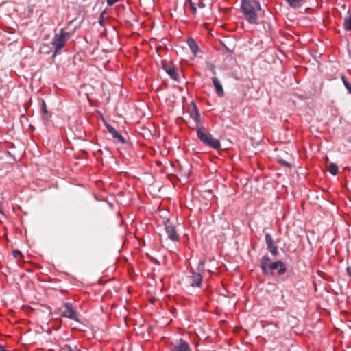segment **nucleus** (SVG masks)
<instances>
[{"label":"nucleus","mask_w":351,"mask_h":351,"mask_svg":"<svg viewBox=\"0 0 351 351\" xmlns=\"http://www.w3.org/2000/svg\"><path fill=\"white\" fill-rule=\"evenodd\" d=\"M188 2H189V3L190 4V5H191V4H193V3H192V1H191V0H190V1H188Z\"/></svg>","instance_id":"nucleus-29"},{"label":"nucleus","mask_w":351,"mask_h":351,"mask_svg":"<svg viewBox=\"0 0 351 351\" xmlns=\"http://www.w3.org/2000/svg\"><path fill=\"white\" fill-rule=\"evenodd\" d=\"M190 7H191V10H193V12L194 13H195V12H196L197 9H196V8L195 7V5H194V4H191V5H190Z\"/></svg>","instance_id":"nucleus-27"},{"label":"nucleus","mask_w":351,"mask_h":351,"mask_svg":"<svg viewBox=\"0 0 351 351\" xmlns=\"http://www.w3.org/2000/svg\"><path fill=\"white\" fill-rule=\"evenodd\" d=\"M270 252L274 255L276 256L278 254V247L276 245H274L273 247H271L268 249Z\"/></svg>","instance_id":"nucleus-19"},{"label":"nucleus","mask_w":351,"mask_h":351,"mask_svg":"<svg viewBox=\"0 0 351 351\" xmlns=\"http://www.w3.org/2000/svg\"><path fill=\"white\" fill-rule=\"evenodd\" d=\"M347 274L351 277V266H348L346 268Z\"/></svg>","instance_id":"nucleus-26"},{"label":"nucleus","mask_w":351,"mask_h":351,"mask_svg":"<svg viewBox=\"0 0 351 351\" xmlns=\"http://www.w3.org/2000/svg\"><path fill=\"white\" fill-rule=\"evenodd\" d=\"M104 12H102L99 17V23L101 26L104 25Z\"/></svg>","instance_id":"nucleus-21"},{"label":"nucleus","mask_w":351,"mask_h":351,"mask_svg":"<svg viewBox=\"0 0 351 351\" xmlns=\"http://www.w3.org/2000/svg\"><path fill=\"white\" fill-rule=\"evenodd\" d=\"M260 267L265 275H269L272 271L278 269V274L282 275L286 272L287 268L284 263L281 261L273 262L271 258L265 255L262 257Z\"/></svg>","instance_id":"nucleus-2"},{"label":"nucleus","mask_w":351,"mask_h":351,"mask_svg":"<svg viewBox=\"0 0 351 351\" xmlns=\"http://www.w3.org/2000/svg\"><path fill=\"white\" fill-rule=\"evenodd\" d=\"M70 37V33L66 32L64 28L60 29L59 33L54 35L51 43L53 49V56L60 52L61 49L66 45Z\"/></svg>","instance_id":"nucleus-3"},{"label":"nucleus","mask_w":351,"mask_h":351,"mask_svg":"<svg viewBox=\"0 0 351 351\" xmlns=\"http://www.w3.org/2000/svg\"><path fill=\"white\" fill-rule=\"evenodd\" d=\"M187 1H189L190 0H186Z\"/></svg>","instance_id":"nucleus-31"},{"label":"nucleus","mask_w":351,"mask_h":351,"mask_svg":"<svg viewBox=\"0 0 351 351\" xmlns=\"http://www.w3.org/2000/svg\"><path fill=\"white\" fill-rule=\"evenodd\" d=\"M106 128L108 131L112 134L114 141L115 143H124L125 142V140L122 136V135L112 125L107 124Z\"/></svg>","instance_id":"nucleus-10"},{"label":"nucleus","mask_w":351,"mask_h":351,"mask_svg":"<svg viewBox=\"0 0 351 351\" xmlns=\"http://www.w3.org/2000/svg\"><path fill=\"white\" fill-rule=\"evenodd\" d=\"M12 255L16 259H17V261H21L23 258L22 253L19 250H13Z\"/></svg>","instance_id":"nucleus-18"},{"label":"nucleus","mask_w":351,"mask_h":351,"mask_svg":"<svg viewBox=\"0 0 351 351\" xmlns=\"http://www.w3.org/2000/svg\"><path fill=\"white\" fill-rule=\"evenodd\" d=\"M2 351H7L6 350H3Z\"/></svg>","instance_id":"nucleus-30"},{"label":"nucleus","mask_w":351,"mask_h":351,"mask_svg":"<svg viewBox=\"0 0 351 351\" xmlns=\"http://www.w3.org/2000/svg\"><path fill=\"white\" fill-rule=\"evenodd\" d=\"M347 90L351 94V84H350V86H349L348 88H347Z\"/></svg>","instance_id":"nucleus-28"},{"label":"nucleus","mask_w":351,"mask_h":351,"mask_svg":"<svg viewBox=\"0 0 351 351\" xmlns=\"http://www.w3.org/2000/svg\"><path fill=\"white\" fill-rule=\"evenodd\" d=\"M169 349L170 351H191L189 343L182 338L169 343Z\"/></svg>","instance_id":"nucleus-5"},{"label":"nucleus","mask_w":351,"mask_h":351,"mask_svg":"<svg viewBox=\"0 0 351 351\" xmlns=\"http://www.w3.org/2000/svg\"><path fill=\"white\" fill-rule=\"evenodd\" d=\"M343 27L346 31L351 30V14L345 18Z\"/></svg>","instance_id":"nucleus-16"},{"label":"nucleus","mask_w":351,"mask_h":351,"mask_svg":"<svg viewBox=\"0 0 351 351\" xmlns=\"http://www.w3.org/2000/svg\"><path fill=\"white\" fill-rule=\"evenodd\" d=\"M119 0H107L106 2L109 6H111V5H114V3H116Z\"/></svg>","instance_id":"nucleus-24"},{"label":"nucleus","mask_w":351,"mask_h":351,"mask_svg":"<svg viewBox=\"0 0 351 351\" xmlns=\"http://www.w3.org/2000/svg\"><path fill=\"white\" fill-rule=\"evenodd\" d=\"M189 278L191 286L196 287H199L201 286L202 282V274L192 271Z\"/></svg>","instance_id":"nucleus-11"},{"label":"nucleus","mask_w":351,"mask_h":351,"mask_svg":"<svg viewBox=\"0 0 351 351\" xmlns=\"http://www.w3.org/2000/svg\"><path fill=\"white\" fill-rule=\"evenodd\" d=\"M64 310L62 312L61 316L75 321H79V315L72 304L66 302L64 305Z\"/></svg>","instance_id":"nucleus-6"},{"label":"nucleus","mask_w":351,"mask_h":351,"mask_svg":"<svg viewBox=\"0 0 351 351\" xmlns=\"http://www.w3.org/2000/svg\"><path fill=\"white\" fill-rule=\"evenodd\" d=\"M188 112L191 118L195 121L196 123V128L203 125L198 108L193 101L191 102L190 106L189 107Z\"/></svg>","instance_id":"nucleus-8"},{"label":"nucleus","mask_w":351,"mask_h":351,"mask_svg":"<svg viewBox=\"0 0 351 351\" xmlns=\"http://www.w3.org/2000/svg\"><path fill=\"white\" fill-rule=\"evenodd\" d=\"M203 125L196 128L197 136L201 142L206 146L217 149L221 147L220 141L214 138L211 134L203 130Z\"/></svg>","instance_id":"nucleus-4"},{"label":"nucleus","mask_w":351,"mask_h":351,"mask_svg":"<svg viewBox=\"0 0 351 351\" xmlns=\"http://www.w3.org/2000/svg\"><path fill=\"white\" fill-rule=\"evenodd\" d=\"M213 85L215 88L216 93L218 96L222 97L224 95L223 88L217 77H214L212 80Z\"/></svg>","instance_id":"nucleus-12"},{"label":"nucleus","mask_w":351,"mask_h":351,"mask_svg":"<svg viewBox=\"0 0 351 351\" xmlns=\"http://www.w3.org/2000/svg\"><path fill=\"white\" fill-rule=\"evenodd\" d=\"M341 78L346 89L348 88V87L350 86L351 84L349 83L345 75H341Z\"/></svg>","instance_id":"nucleus-20"},{"label":"nucleus","mask_w":351,"mask_h":351,"mask_svg":"<svg viewBox=\"0 0 351 351\" xmlns=\"http://www.w3.org/2000/svg\"><path fill=\"white\" fill-rule=\"evenodd\" d=\"M328 171L333 176L338 173L339 168L335 163H330L328 167Z\"/></svg>","instance_id":"nucleus-15"},{"label":"nucleus","mask_w":351,"mask_h":351,"mask_svg":"<svg viewBox=\"0 0 351 351\" xmlns=\"http://www.w3.org/2000/svg\"><path fill=\"white\" fill-rule=\"evenodd\" d=\"M162 68L167 72V73L171 77V79L176 81L179 80V75L178 73V70L175 66L169 63L163 62Z\"/></svg>","instance_id":"nucleus-9"},{"label":"nucleus","mask_w":351,"mask_h":351,"mask_svg":"<svg viewBox=\"0 0 351 351\" xmlns=\"http://www.w3.org/2000/svg\"><path fill=\"white\" fill-rule=\"evenodd\" d=\"M165 232L168 238L173 242H177L180 240V236L178 234L176 227L169 221H167L165 223Z\"/></svg>","instance_id":"nucleus-7"},{"label":"nucleus","mask_w":351,"mask_h":351,"mask_svg":"<svg viewBox=\"0 0 351 351\" xmlns=\"http://www.w3.org/2000/svg\"><path fill=\"white\" fill-rule=\"evenodd\" d=\"M265 241H266V243H267L268 249L269 247H273L274 245H275L274 244V241H273L272 237L269 233H267L266 235H265Z\"/></svg>","instance_id":"nucleus-17"},{"label":"nucleus","mask_w":351,"mask_h":351,"mask_svg":"<svg viewBox=\"0 0 351 351\" xmlns=\"http://www.w3.org/2000/svg\"><path fill=\"white\" fill-rule=\"evenodd\" d=\"M241 10L250 24H258V16L262 11L259 0H241Z\"/></svg>","instance_id":"nucleus-1"},{"label":"nucleus","mask_w":351,"mask_h":351,"mask_svg":"<svg viewBox=\"0 0 351 351\" xmlns=\"http://www.w3.org/2000/svg\"><path fill=\"white\" fill-rule=\"evenodd\" d=\"M66 348L68 351H81L77 346L72 347L71 346H66Z\"/></svg>","instance_id":"nucleus-23"},{"label":"nucleus","mask_w":351,"mask_h":351,"mask_svg":"<svg viewBox=\"0 0 351 351\" xmlns=\"http://www.w3.org/2000/svg\"><path fill=\"white\" fill-rule=\"evenodd\" d=\"M280 163H281L282 165L285 166V167H291V165H290L289 162H286V161L281 160V161H280Z\"/></svg>","instance_id":"nucleus-25"},{"label":"nucleus","mask_w":351,"mask_h":351,"mask_svg":"<svg viewBox=\"0 0 351 351\" xmlns=\"http://www.w3.org/2000/svg\"><path fill=\"white\" fill-rule=\"evenodd\" d=\"M289 5L292 8H298L303 5L304 3L308 0H285Z\"/></svg>","instance_id":"nucleus-14"},{"label":"nucleus","mask_w":351,"mask_h":351,"mask_svg":"<svg viewBox=\"0 0 351 351\" xmlns=\"http://www.w3.org/2000/svg\"><path fill=\"white\" fill-rule=\"evenodd\" d=\"M41 111L44 115L47 114V106H46L45 101H43V103H42Z\"/></svg>","instance_id":"nucleus-22"},{"label":"nucleus","mask_w":351,"mask_h":351,"mask_svg":"<svg viewBox=\"0 0 351 351\" xmlns=\"http://www.w3.org/2000/svg\"><path fill=\"white\" fill-rule=\"evenodd\" d=\"M187 44L190 47L191 51L193 52V55L195 56L199 51V47L197 43L194 39L189 38L187 40Z\"/></svg>","instance_id":"nucleus-13"}]
</instances>
